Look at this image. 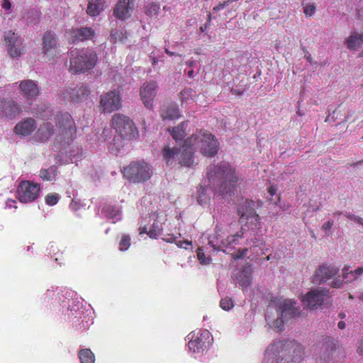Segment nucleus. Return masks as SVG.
<instances>
[{"label": "nucleus", "instance_id": "f257e3e1", "mask_svg": "<svg viewBox=\"0 0 363 363\" xmlns=\"http://www.w3.org/2000/svg\"><path fill=\"white\" fill-rule=\"evenodd\" d=\"M219 150V143L214 135L208 130H199L188 137L184 143L181 162L186 167L194 163V151H199L207 157H213Z\"/></svg>", "mask_w": 363, "mask_h": 363}, {"label": "nucleus", "instance_id": "f03ea898", "mask_svg": "<svg viewBox=\"0 0 363 363\" xmlns=\"http://www.w3.org/2000/svg\"><path fill=\"white\" fill-rule=\"evenodd\" d=\"M207 177L210 183L213 185L216 183L218 185L215 192L223 197L230 196L234 192L238 181L235 169L225 162L209 166Z\"/></svg>", "mask_w": 363, "mask_h": 363}, {"label": "nucleus", "instance_id": "7ed1b4c3", "mask_svg": "<svg viewBox=\"0 0 363 363\" xmlns=\"http://www.w3.org/2000/svg\"><path fill=\"white\" fill-rule=\"evenodd\" d=\"M282 297L274 296L267 308L265 319L272 328L282 330L284 323L301 315L299 308L291 300L281 301Z\"/></svg>", "mask_w": 363, "mask_h": 363}, {"label": "nucleus", "instance_id": "20e7f679", "mask_svg": "<svg viewBox=\"0 0 363 363\" xmlns=\"http://www.w3.org/2000/svg\"><path fill=\"white\" fill-rule=\"evenodd\" d=\"M303 348L295 341H280L266 350L264 363H289L303 358Z\"/></svg>", "mask_w": 363, "mask_h": 363}, {"label": "nucleus", "instance_id": "39448f33", "mask_svg": "<svg viewBox=\"0 0 363 363\" xmlns=\"http://www.w3.org/2000/svg\"><path fill=\"white\" fill-rule=\"evenodd\" d=\"M98 61L95 51L90 49L73 50L69 53V72L72 74H79L92 69Z\"/></svg>", "mask_w": 363, "mask_h": 363}, {"label": "nucleus", "instance_id": "423d86ee", "mask_svg": "<svg viewBox=\"0 0 363 363\" xmlns=\"http://www.w3.org/2000/svg\"><path fill=\"white\" fill-rule=\"evenodd\" d=\"M57 140L69 144L76 137L77 128L72 116L68 113H58L55 117Z\"/></svg>", "mask_w": 363, "mask_h": 363}, {"label": "nucleus", "instance_id": "0eeeda50", "mask_svg": "<svg viewBox=\"0 0 363 363\" xmlns=\"http://www.w3.org/2000/svg\"><path fill=\"white\" fill-rule=\"evenodd\" d=\"M123 177L133 183L145 182L152 175V167L145 161H133L123 167Z\"/></svg>", "mask_w": 363, "mask_h": 363}, {"label": "nucleus", "instance_id": "6e6552de", "mask_svg": "<svg viewBox=\"0 0 363 363\" xmlns=\"http://www.w3.org/2000/svg\"><path fill=\"white\" fill-rule=\"evenodd\" d=\"M112 127L123 139L133 140L139 137V133L134 123L123 115L115 114L113 116Z\"/></svg>", "mask_w": 363, "mask_h": 363}, {"label": "nucleus", "instance_id": "1a4fd4ad", "mask_svg": "<svg viewBox=\"0 0 363 363\" xmlns=\"http://www.w3.org/2000/svg\"><path fill=\"white\" fill-rule=\"evenodd\" d=\"M40 190V184L27 180L22 181L17 189L18 199L21 203L33 202L38 198Z\"/></svg>", "mask_w": 363, "mask_h": 363}, {"label": "nucleus", "instance_id": "9d476101", "mask_svg": "<svg viewBox=\"0 0 363 363\" xmlns=\"http://www.w3.org/2000/svg\"><path fill=\"white\" fill-rule=\"evenodd\" d=\"M90 94V89L86 84L78 86H69L62 93V98L74 103H79L85 101Z\"/></svg>", "mask_w": 363, "mask_h": 363}, {"label": "nucleus", "instance_id": "9b49d317", "mask_svg": "<svg viewBox=\"0 0 363 363\" xmlns=\"http://www.w3.org/2000/svg\"><path fill=\"white\" fill-rule=\"evenodd\" d=\"M4 41L10 57H18L24 52L23 40L18 35L11 30L5 33Z\"/></svg>", "mask_w": 363, "mask_h": 363}, {"label": "nucleus", "instance_id": "f8f14e48", "mask_svg": "<svg viewBox=\"0 0 363 363\" xmlns=\"http://www.w3.org/2000/svg\"><path fill=\"white\" fill-rule=\"evenodd\" d=\"M121 106V97L118 91H111L101 96L100 107L104 112L118 110Z\"/></svg>", "mask_w": 363, "mask_h": 363}, {"label": "nucleus", "instance_id": "ddd939ff", "mask_svg": "<svg viewBox=\"0 0 363 363\" xmlns=\"http://www.w3.org/2000/svg\"><path fill=\"white\" fill-rule=\"evenodd\" d=\"M211 343V333L208 330H204L192 335L191 339L188 343L190 350L193 352H201L207 349Z\"/></svg>", "mask_w": 363, "mask_h": 363}, {"label": "nucleus", "instance_id": "4468645a", "mask_svg": "<svg viewBox=\"0 0 363 363\" xmlns=\"http://www.w3.org/2000/svg\"><path fill=\"white\" fill-rule=\"evenodd\" d=\"M255 203L253 201L246 199L242 203H240L238 208V212L240 216L241 222L245 220H251V222L255 221V225H259V216L255 210Z\"/></svg>", "mask_w": 363, "mask_h": 363}, {"label": "nucleus", "instance_id": "2eb2a0df", "mask_svg": "<svg viewBox=\"0 0 363 363\" xmlns=\"http://www.w3.org/2000/svg\"><path fill=\"white\" fill-rule=\"evenodd\" d=\"M66 33L69 42L74 44L91 40L94 36L95 31L89 27H81L72 28Z\"/></svg>", "mask_w": 363, "mask_h": 363}, {"label": "nucleus", "instance_id": "dca6fc26", "mask_svg": "<svg viewBox=\"0 0 363 363\" xmlns=\"http://www.w3.org/2000/svg\"><path fill=\"white\" fill-rule=\"evenodd\" d=\"M340 268L332 264H324L320 265L314 274L313 281L315 284H321L330 279L338 274Z\"/></svg>", "mask_w": 363, "mask_h": 363}, {"label": "nucleus", "instance_id": "f3484780", "mask_svg": "<svg viewBox=\"0 0 363 363\" xmlns=\"http://www.w3.org/2000/svg\"><path fill=\"white\" fill-rule=\"evenodd\" d=\"M157 84L156 82H147L140 88V94L144 105L151 108L153 106V101L157 95Z\"/></svg>", "mask_w": 363, "mask_h": 363}, {"label": "nucleus", "instance_id": "a211bd4d", "mask_svg": "<svg viewBox=\"0 0 363 363\" xmlns=\"http://www.w3.org/2000/svg\"><path fill=\"white\" fill-rule=\"evenodd\" d=\"M21 112V107L12 99L2 100L0 103V116L12 119Z\"/></svg>", "mask_w": 363, "mask_h": 363}, {"label": "nucleus", "instance_id": "6ab92c4d", "mask_svg": "<svg viewBox=\"0 0 363 363\" xmlns=\"http://www.w3.org/2000/svg\"><path fill=\"white\" fill-rule=\"evenodd\" d=\"M302 304L311 310L324 308L330 303L331 296H301Z\"/></svg>", "mask_w": 363, "mask_h": 363}, {"label": "nucleus", "instance_id": "aec40b11", "mask_svg": "<svg viewBox=\"0 0 363 363\" xmlns=\"http://www.w3.org/2000/svg\"><path fill=\"white\" fill-rule=\"evenodd\" d=\"M133 0H120L113 9L114 16L120 20H125L131 16L133 10Z\"/></svg>", "mask_w": 363, "mask_h": 363}, {"label": "nucleus", "instance_id": "412c9836", "mask_svg": "<svg viewBox=\"0 0 363 363\" xmlns=\"http://www.w3.org/2000/svg\"><path fill=\"white\" fill-rule=\"evenodd\" d=\"M37 128L35 121L32 118H26L19 121L14 127V132L20 137L30 135Z\"/></svg>", "mask_w": 363, "mask_h": 363}, {"label": "nucleus", "instance_id": "4be33fe9", "mask_svg": "<svg viewBox=\"0 0 363 363\" xmlns=\"http://www.w3.org/2000/svg\"><path fill=\"white\" fill-rule=\"evenodd\" d=\"M43 53L47 56H56L59 54L56 38L50 31L45 32L43 35Z\"/></svg>", "mask_w": 363, "mask_h": 363}, {"label": "nucleus", "instance_id": "5701e85b", "mask_svg": "<svg viewBox=\"0 0 363 363\" xmlns=\"http://www.w3.org/2000/svg\"><path fill=\"white\" fill-rule=\"evenodd\" d=\"M21 94L26 99H32L39 94V89L35 82L33 80L28 79L21 81L19 84Z\"/></svg>", "mask_w": 363, "mask_h": 363}, {"label": "nucleus", "instance_id": "b1692460", "mask_svg": "<svg viewBox=\"0 0 363 363\" xmlns=\"http://www.w3.org/2000/svg\"><path fill=\"white\" fill-rule=\"evenodd\" d=\"M252 269L251 265L244 267L235 274V283L242 289L247 288L252 283Z\"/></svg>", "mask_w": 363, "mask_h": 363}, {"label": "nucleus", "instance_id": "393cba45", "mask_svg": "<svg viewBox=\"0 0 363 363\" xmlns=\"http://www.w3.org/2000/svg\"><path fill=\"white\" fill-rule=\"evenodd\" d=\"M184 151V145L180 149L170 148L165 147L162 150L163 157L167 165H172L174 163V160L178 161V164L185 167L181 162V155Z\"/></svg>", "mask_w": 363, "mask_h": 363}, {"label": "nucleus", "instance_id": "a878e982", "mask_svg": "<svg viewBox=\"0 0 363 363\" xmlns=\"http://www.w3.org/2000/svg\"><path fill=\"white\" fill-rule=\"evenodd\" d=\"M55 133L53 125L50 122L43 123L36 133L35 134V139L40 143L45 142L51 135Z\"/></svg>", "mask_w": 363, "mask_h": 363}, {"label": "nucleus", "instance_id": "bb28decb", "mask_svg": "<svg viewBox=\"0 0 363 363\" xmlns=\"http://www.w3.org/2000/svg\"><path fill=\"white\" fill-rule=\"evenodd\" d=\"M101 212L107 218L115 220L113 223L121 220V209L115 205L108 203H104Z\"/></svg>", "mask_w": 363, "mask_h": 363}, {"label": "nucleus", "instance_id": "cd10ccee", "mask_svg": "<svg viewBox=\"0 0 363 363\" xmlns=\"http://www.w3.org/2000/svg\"><path fill=\"white\" fill-rule=\"evenodd\" d=\"M105 4V0H89L86 13L90 16H96L104 11Z\"/></svg>", "mask_w": 363, "mask_h": 363}, {"label": "nucleus", "instance_id": "c85d7f7f", "mask_svg": "<svg viewBox=\"0 0 363 363\" xmlns=\"http://www.w3.org/2000/svg\"><path fill=\"white\" fill-rule=\"evenodd\" d=\"M186 126L187 121H183L181 122L177 126L174 127L172 129L168 128V131L170 133L171 135L175 141H182L186 136Z\"/></svg>", "mask_w": 363, "mask_h": 363}, {"label": "nucleus", "instance_id": "c756f323", "mask_svg": "<svg viewBox=\"0 0 363 363\" xmlns=\"http://www.w3.org/2000/svg\"><path fill=\"white\" fill-rule=\"evenodd\" d=\"M163 120H174L180 117L179 109L176 104H171L163 109L161 113Z\"/></svg>", "mask_w": 363, "mask_h": 363}, {"label": "nucleus", "instance_id": "7c9ffc66", "mask_svg": "<svg viewBox=\"0 0 363 363\" xmlns=\"http://www.w3.org/2000/svg\"><path fill=\"white\" fill-rule=\"evenodd\" d=\"M78 357L80 363H94L95 355L90 349H81L78 352Z\"/></svg>", "mask_w": 363, "mask_h": 363}, {"label": "nucleus", "instance_id": "2f4dec72", "mask_svg": "<svg viewBox=\"0 0 363 363\" xmlns=\"http://www.w3.org/2000/svg\"><path fill=\"white\" fill-rule=\"evenodd\" d=\"M57 167L51 166L48 169H41L40 172V177L44 181H52L57 176Z\"/></svg>", "mask_w": 363, "mask_h": 363}, {"label": "nucleus", "instance_id": "473e14b6", "mask_svg": "<svg viewBox=\"0 0 363 363\" xmlns=\"http://www.w3.org/2000/svg\"><path fill=\"white\" fill-rule=\"evenodd\" d=\"M32 113H33L38 118L45 119L51 116V111L48 106L42 104L37 108H35L32 111Z\"/></svg>", "mask_w": 363, "mask_h": 363}, {"label": "nucleus", "instance_id": "72a5a7b5", "mask_svg": "<svg viewBox=\"0 0 363 363\" xmlns=\"http://www.w3.org/2000/svg\"><path fill=\"white\" fill-rule=\"evenodd\" d=\"M243 228L242 230L235 235L228 236L224 240L222 241L221 245L223 247H230L233 245H236L239 238H241L243 235Z\"/></svg>", "mask_w": 363, "mask_h": 363}, {"label": "nucleus", "instance_id": "f704fd0d", "mask_svg": "<svg viewBox=\"0 0 363 363\" xmlns=\"http://www.w3.org/2000/svg\"><path fill=\"white\" fill-rule=\"evenodd\" d=\"M127 38L126 31L122 30H113L111 33V41L113 43L122 42Z\"/></svg>", "mask_w": 363, "mask_h": 363}, {"label": "nucleus", "instance_id": "c9c22d12", "mask_svg": "<svg viewBox=\"0 0 363 363\" xmlns=\"http://www.w3.org/2000/svg\"><path fill=\"white\" fill-rule=\"evenodd\" d=\"M363 274V267H359L354 270H351L349 277L345 279V282H352Z\"/></svg>", "mask_w": 363, "mask_h": 363}, {"label": "nucleus", "instance_id": "e433bc0d", "mask_svg": "<svg viewBox=\"0 0 363 363\" xmlns=\"http://www.w3.org/2000/svg\"><path fill=\"white\" fill-rule=\"evenodd\" d=\"M220 306L225 311H229L234 306V301L230 296H224L220 301Z\"/></svg>", "mask_w": 363, "mask_h": 363}, {"label": "nucleus", "instance_id": "4c0bfd02", "mask_svg": "<svg viewBox=\"0 0 363 363\" xmlns=\"http://www.w3.org/2000/svg\"><path fill=\"white\" fill-rule=\"evenodd\" d=\"M195 91L192 89H184L179 93V99L182 103L186 101L189 99H192Z\"/></svg>", "mask_w": 363, "mask_h": 363}, {"label": "nucleus", "instance_id": "58836bf2", "mask_svg": "<svg viewBox=\"0 0 363 363\" xmlns=\"http://www.w3.org/2000/svg\"><path fill=\"white\" fill-rule=\"evenodd\" d=\"M130 245V237L128 235H123L119 242V250L121 251L127 250Z\"/></svg>", "mask_w": 363, "mask_h": 363}, {"label": "nucleus", "instance_id": "ea45409f", "mask_svg": "<svg viewBox=\"0 0 363 363\" xmlns=\"http://www.w3.org/2000/svg\"><path fill=\"white\" fill-rule=\"evenodd\" d=\"M197 258L201 264H208L211 261V258L209 256L206 257L201 248L197 250Z\"/></svg>", "mask_w": 363, "mask_h": 363}, {"label": "nucleus", "instance_id": "a19ab883", "mask_svg": "<svg viewBox=\"0 0 363 363\" xmlns=\"http://www.w3.org/2000/svg\"><path fill=\"white\" fill-rule=\"evenodd\" d=\"M60 200V196L58 194H48L45 196V203L48 206H54Z\"/></svg>", "mask_w": 363, "mask_h": 363}, {"label": "nucleus", "instance_id": "79ce46f5", "mask_svg": "<svg viewBox=\"0 0 363 363\" xmlns=\"http://www.w3.org/2000/svg\"><path fill=\"white\" fill-rule=\"evenodd\" d=\"M160 10V5L157 3L152 2L147 6L146 13L149 16H152L153 13L157 14Z\"/></svg>", "mask_w": 363, "mask_h": 363}, {"label": "nucleus", "instance_id": "37998d69", "mask_svg": "<svg viewBox=\"0 0 363 363\" xmlns=\"http://www.w3.org/2000/svg\"><path fill=\"white\" fill-rule=\"evenodd\" d=\"M315 11V6L313 4H308L304 7V14L307 17H311L313 15Z\"/></svg>", "mask_w": 363, "mask_h": 363}, {"label": "nucleus", "instance_id": "c03bdc74", "mask_svg": "<svg viewBox=\"0 0 363 363\" xmlns=\"http://www.w3.org/2000/svg\"><path fill=\"white\" fill-rule=\"evenodd\" d=\"M155 224V223L152 224V228L147 233V235L151 238H156L160 234V229L158 227H156Z\"/></svg>", "mask_w": 363, "mask_h": 363}, {"label": "nucleus", "instance_id": "a18cd8bd", "mask_svg": "<svg viewBox=\"0 0 363 363\" xmlns=\"http://www.w3.org/2000/svg\"><path fill=\"white\" fill-rule=\"evenodd\" d=\"M247 248L239 249L237 253L232 254V257L235 260L243 258L247 253Z\"/></svg>", "mask_w": 363, "mask_h": 363}, {"label": "nucleus", "instance_id": "49530a36", "mask_svg": "<svg viewBox=\"0 0 363 363\" xmlns=\"http://www.w3.org/2000/svg\"><path fill=\"white\" fill-rule=\"evenodd\" d=\"M232 3L231 0H227L223 2H220L218 5L213 7V11L215 12H218L222 9H223L225 6H229Z\"/></svg>", "mask_w": 363, "mask_h": 363}, {"label": "nucleus", "instance_id": "de8ad7c7", "mask_svg": "<svg viewBox=\"0 0 363 363\" xmlns=\"http://www.w3.org/2000/svg\"><path fill=\"white\" fill-rule=\"evenodd\" d=\"M201 189L202 190V192L199 196V197L197 199V201H198L199 204L202 205L203 203H206L208 201V199L206 196V194L203 193L204 189H203L202 186H200V189H199V191H200Z\"/></svg>", "mask_w": 363, "mask_h": 363}, {"label": "nucleus", "instance_id": "09e8293b", "mask_svg": "<svg viewBox=\"0 0 363 363\" xmlns=\"http://www.w3.org/2000/svg\"><path fill=\"white\" fill-rule=\"evenodd\" d=\"M345 216L350 220H353V221L363 225V219L361 218L360 217L353 215V214H350V213H347L345 215Z\"/></svg>", "mask_w": 363, "mask_h": 363}, {"label": "nucleus", "instance_id": "8fccbe9b", "mask_svg": "<svg viewBox=\"0 0 363 363\" xmlns=\"http://www.w3.org/2000/svg\"><path fill=\"white\" fill-rule=\"evenodd\" d=\"M326 343H329L330 342V352H328V354H327V357H324V360L326 361V359H328L329 358V354H331V355L333 354L334 352H335V344L333 343V340H331L330 338H327L326 339Z\"/></svg>", "mask_w": 363, "mask_h": 363}, {"label": "nucleus", "instance_id": "3c124183", "mask_svg": "<svg viewBox=\"0 0 363 363\" xmlns=\"http://www.w3.org/2000/svg\"><path fill=\"white\" fill-rule=\"evenodd\" d=\"M344 285V281L343 280H341L340 279H335L332 283H331V286L333 288H335V289H340V288H342Z\"/></svg>", "mask_w": 363, "mask_h": 363}, {"label": "nucleus", "instance_id": "603ef678", "mask_svg": "<svg viewBox=\"0 0 363 363\" xmlns=\"http://www.w3.org/2000/svg\"><path fill=\"white\" fill-rule=\"evenodd\" d=\"M1 7L6 11H9L11 9V3L10 0H2Z\"/></svg>", "mask_w": 363, "mask_h": 363}, {"label": "nucleus", "instance_id": "864d4df0", "mask_svg": "<svg viewBox=\"0 0 363 363\" xmlns=\"http://www.w3.org/2000/svg\"><path fill=\"white\" fill-rule=\"evenodd\" d=\"M350 267L349 265H345L342 271V279L345 280L346 278L349 277V273L351 270H350Z\"/></svg>", "mask_w": 363, "mask_h": 363}, {"label": "nucleus", "instance_id": "5fc2aeb1", "mask_svg": "<svg viewBox=\"0 0 363 363\" xmlns=\"http://www.w3.org/2000/svg\"><path fill=\"white\" fill-rule=\"evenodd\" d=\"M333 225L334 221L333 220H329L323 225L322 228L325 230H329L333 227Z\"/></svg>", "mask_w": 363, "mask_h": 363}, {"label": "nucleus", "instance_id": "6e6d98bb", "mask_svg": "<svg viewBox=\"0 0 363 363\" xmlns=\"http://www.w3.org/2000/svg\"><path fill=\"white\" fill-rule=\"evenodd\" d=\"M277 188L276 186L274 185H271L269 188H268V193L269 194V195L271 196H274L276 194H277Z\"/></svg>", "mask_w": 363, "mask_h": 363}, {"label": "nucleus", "instance_id": "4d7b16f0", "mask_svg": "<svg viewBox=\"0 0 363 363\" xmlns=\"http://www.w3.org/2000/svg\"><path fill=\"white\" fill-rule=\"evenodd\" d=\"M357 352L359 354L363 355V337L359 342V345L357 347Z\"/></svg>", "mask_w": 363, "mask_h": 363}, {"label": "nucleus", "instance_id": "13d9d810", "mask_svg": "<svg viewBox=\"0 0 363 363\" xmlns=\"http://www.w3.org/2000/svg\"><path fill=\"white\" fill-rule=\"evenodd\" d=\"M185 243L186 245H191V241H188V240H184V241H178L176 242V245L179 247H183V244Z\"/></svg>", "mask_w": 363, "mask_h": 363}, {"label": "nucleus", "instance_id": "bf43d9fd", "mask_svg": "<svg viewBox=\"0 0 363 363\" xmlns=\"http://www.w3.org/2000/svg\"><path fill=\"white\" fill-rule=\"evenodd\" d=\"M262 238H255V239H252L251 242L255 245L257 246L259 243H262Z\"/></svg>", "mask_w": 363, "mask_h": 363}, {"label": "nucleus", "instance_id": "052dcab7", "mask_svg": "<svg viewBox=\"0 0 363 363\" xmlns=\"http://www.w3.org/2000/svg\"><path fill=\"white\" fill-rule=\"evenodd\" d=\"M231 92L233 94L237 95V96H241L243 94V91L239 90V89H231Z\"/></svg>", "mask_w": 363, "mask_h": 363}, {"label": "nucleus", "instance_id": "680f3d73", "mask_svg": "<svg viewBox=\"0 0 363 363\" xmlns=\"http://www.w3.org/2000/svg\"><path fill=\"white\" fill-rule=\"evenodd\" d=\"M305 295H308V296H311V295H323V294H321L320 291H308Z\"/></svg>", "mask_w": 363, "mask_h": 363}, {"label": "nucleus", "instance_id": "e2e57ef3", "mask_svg": "<svg viewBox=\"0 0 363 363\" xmlns=\"http://www.w3.org/2000/svg\"><path fill=\"white\" fill-rule=\"evenodd\" d=\"M281 45V42L279 40H277L274 42V47L275 49L278 50Z\"/></svg>", "mask_w": 363, "mask_h": 363}, {"label": "nucleus", "instance_id": "0e129e2a", "mask_svg": "<svg viewBox=\"0 0 363 363\" xmlns=\"http://www.w3.org/2000/svg\"><path fill=\"white\" fill-rule=\"evenodd\" d=\"M337 326L340 329L342 330L345 328L346 324L344 321H340L337 324Z\"/></svg>", "mask_w": 363, "mask_h": 363}, {"label": "nucleus", "instance_id": "69168bd1", "mask_svg": "<svg viewBox=\"0 0 363 363\" xmlns=\"http://www.w3.org/2000/svg\"><path fill=\"white\" fill-rule=\"evenodd\" d=\"M168 242H176V237L174 235H172L171 237L166 240Z\"/></svg>", "mask_w": 363, "mask_h": 363}, {"label": "nucleus", "instance_id": "338daca9", "mask_svg": "<svg viewBox=\"0 0 363 363\" xmlns=\"http://www.w3.org/2000/svg\"><path fill=\"white\" fill-rule=\"evenodd\" d=\"M139 232H140V234H143V233H147L148 232H147V229L145 227H140L139 228Z\"/></svg>", "mask_w": 363, "mask_h": 363}, {"label": "nucleus", "instance_id": "774afa93", "mask_svg": "<svg viewBox=\"0 0 363 363\" xmlns=\"http://www.w3.org/2000/svg\"><path fill=\"white\" fill-rule=\"evenodd\" d=\"M165 52L169 56H173L176 55L174 52L169 51L168 49H165Z\"/></svg>", "mask_w": 363, "mask_h": 363}]
</instances>
